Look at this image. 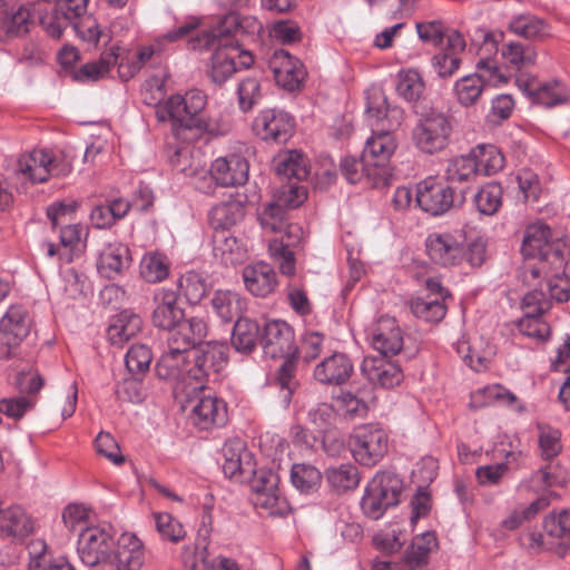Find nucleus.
Wrapping results in <instances>:
<instances>
[{
  "label": "nucleus",
  "mask_w": 570,
  "mask_h": 570,
  "mask_svg": "<svg viewBox=\"0 0 570 570\" xmlns=\"http://www.w3.org/2000/svg\"><path fill=\"white\" fill-rule=\"evenodd\" d=\"M32 23L29 7L20 4L17 8L0 0V41L26 35Z\"/></svg>",
  "instance_id": "nucleus-29"
},
{
  "label": "nucleus",
  "mask_w": 570,
  "mask_h": 570,
  "mask_svg": "<svg viewBox=\"0 0 570 570\" xmlns=\"http://www.w3.org/2000/svg\"><path fill=\"white\" fill-rule=\"evenodd\" d=\"M348 445L357 463L374 466L387 453L389 435L379 424H363L353 430Z\"/></svg>",
  "instance_id": "nucleus-8"
},
{
  "label": "nucleus",
  "mask_w": 570,
  "mask_h": 570,
  "mask_svg": "<svg viewBox=\"0 0 570 570\" xmlns=\"http://www.w3.org/2000/svg\"><path fill=\"white\" fill-rule=\"evenodd\" d=\"M425 89L421 75L415 70L401 71L396 85V91L409 102H417Z\"/></svg>",
  "instance_id": "nucleus-52"
},
{
  "label": "nucleus",
  "mask_w": 570,
  "mask_h": 570,
  "mask_svg": "<svg viewBox=\"0 0 570 570\" xmlns=\"http://www.w3.org/2000/svg\"><path fill=\"white\" fill-rule=\"evenodd\" d=\"M33 326L29 309L22 304L11 305L0 318V337L22 343Z\"/></svg>",
  "instance_id": "nucleus-28"
},
{
  "label": "nucleus",
  "mask_w": 570,
  "mask_h": 570,
  "mask_svg": "<svg viewBox=\"0 0 570 570\" xmlns=\"http://www.w3.org/2000/svg\"><path fill=\"white\" fill-rule=\"evenodd\" d=\"M151 323L159 330L170 331L185 318V311L178 305V293L170 288H157L153 296Z\"/></svg>",
  "instance_id": "nucleus-19"
},
{
  "label": "nucleus",
  "mask_w": 570,
  "mask_h": 570,
  "mask_svg": "<svg viewBox=\"0 0 570 570\" xmlns=\"http://www.w3.org/2000/svg\"><path fill=\"white\" fill-rule=\"evenodd\" d=\"M326 478L330 484L340 492L355 489L360 483L358 469L351 463L327 469Z\"/></svg>",
  "instance_id": "nucleus-49"
},
{
  "label": "nucleus",
  "mask_w": 570,
  "mask_h": 570,
  "mask_svg": "<svg viewBox=\"0 0 570 570\" xmlns=\"http://www.w3.org/2000/svg\"><path fill=\"white\" fill-rule=\"evenodd\" d=\"M462 242L450 233L430 235V261L441 266H454L463 262Z\"/></svg>",
  "instance_id": "nucleus-30"
},
{
  "label": "nucleus",
  "mask_w": 570,
  "mask_h": 570,
  "mask_svg": "<svg viewBox=\"0 0 570 570\" xmlns=\"http://www.w3.org/2000/svg\"><path fill=\"white\" fill-rule=\"evenodd\" d=\"M268 68L276 83L287 91L301 88L306 71L299 59L284 49H277L268 59Z\"/></svg>",
  "instance_id": "nucleus-17"
},
{
  "label": "nucleus",
  "mask_w": 570,
  "mask_h": 570,
  "mask_svg": "<svg viewBox=\"0 0 570 570\" xmlns=\"http://www.w3.org/2000/svg\"><path fill=\"white\" fill-rule=\"evenodd\" d=\"M509 30L527 40L542 41L551 36L549 23L534 14L514 16L509 22Z\"/></svg>",
  "instance_id": "nucleus-34"
},
{
  "label": "nucleus",
  "mask_w": 570,
  "mask_h": 570,
  "mask_svg": "<svg viewBox=\"0 0 570 570\" xmlns=\"http://www.w3.org/2000/svg\"><path fill=\"white\" fill-rule=\"evenodd\" d=\"M373 347L382 356L396 355L403 347V336L394 317L381 316L371 330Z\"/></svg>",
  "instance_id": "nucleus-25"
},
{
  "label": "nucleus",
  "mask_w": 570,
  "mask_h": 570,
  "mask_svg": "<svg viewBox=\"0 0 570 570\" xmlns=\"http://www.w3.org/2000/svg\"><path fill=\"white\" fill-rule=\"evenodd\" d=\"M50 153L43 149H35L23 154L18 159V171L31 183H45L49 178Z\"/></svg>",
  "instance_id": "nucleus-36"
},
{
  "label": "nucleus",
  "mask_w": 570,
  "mask_h": 570,
  "mask_svg": "<svg viewBox=\"0 0 570 570\" xmlns=\"http://www.w3.org/2000/svg\"><path fill=\"white\" fill-rule=\"evenodd\" d=\"M294 126L295 120L288 112L268 108L256 116L253 130L264 141L285 144L292 137Z\"/></svg>",
  "instance_id": "nucleus-13"
},
{
  "label": "nucleus",
  "mask_w": 570,
  "mask_h": 570,
  "mask_svg": "<svg viewBox=\"0 0 570 570\" xmlns=\"http://www.w3.org/2000/svg\"><path fill=\"white\" fill-rule=\"evenodd\" d=\"M476 175H480V173L472 153L454 158L450 161L446 169V178L452 183L468 181Z\"/></svg>",
  "instance_id": "nucleus-57"
},
{
  "label": "nucleus",
  "mask_w": 570,
  "mask_h": 570,
  "mask_svg": "<svg viewBox=\"0 0 570 570\" xmlns=\"http://www.w3.org/2000/svg\"><path fill=\"white\" fill-rule=\"evenodd\" d=\"M325 336L321 332L306 331L299 341V346H295L292 355L284 360L276 375V383L279 387V397L283 406H288L293 393L298 387L296 370L298 364H309L315 361L323 351Z\"/></svg>",
  "instance_id": "nucleus-6"
},
{
  "label": "nucleus",
  "mask_w": 570,
  "mask_h": 570,
  "mask_svg": "<svg viewBox=\"0 0 570 570\" xmlns=\"http://www.w3.org/2000/svg\"><path fill=\"white\" fill-rule=\"evenodd\" d=\"M286 206L277 199L269 202L258 209L257 216L261 226L265 230L278 234L288 223Z\"/></svg>",
  "instance_id": "nucleus-43"
},
{
  "label": "nucleus",
  "mask_w": 570,
  "mask_h": 570,
  "mask_svg": "<svg viewBox=\"0 0 570 570\" xmlns=\"http://www.w3.org/2000/svg\"><path fill=\"white\" fill-rule=\"evenodd\" d=\"M180 111V127L186 129H205L207 121L203 111L207 105V95L200 89H190L185 95H174L171 101Z\"/></svg>",
  "instance_id": "nucleus-23"
},
{
  "label": "nucleus",
  "mask_w": 570,
  "mask_h": 570,
  "mask_svg": "<svg viewBox=\"0 0 570 570\" xmlns=\"http://www.w3.org/2000/svg\"><path fill=\"white\" fill-rule=\"evenodd\" d=\"M242 276L246 289L257 297L268 296L277 286L276 272L265 262L245 266Z\"/></svg>",
  "instance_id": "nucleus-32"
},
{
  "label": "nucleus",
  "mask_w": 570,
  "mask_h": 570,
  "mask_svg": "<svg viewBox=\"0 0 570 570\" xmlns=\"http://www.w3.org/2000/svg\"><path fill=\"white\" fill-rule=\"evenodd\" d=\"M403 561L409 570H416L428 563V531L413 537L405 549Z\"/></svg>",
  "instance_id": "nucleus-55"
},
{
  "label": "nucleus",
  "mask_w": 570,
  "mask_h": 570,
  "mask_svg": "<svg viewBox=\"0 0 570 570\" xmlns=\"http://www.w3.org/2000/svg\"><path fill=\"white\" fill-rule=\"evenodd\" d=\"M353 372L352 360L345 353L334 352L314 367L313 376L323 385H343L351 379Z\"/></svg>",
  "instance_id": "nucleus-24"
},
{
  "label": "nucleus",
  "mask_w": 570,
  "mask_h": 570,
  "mask_svg": "<svg viewBox=\"0 0 570 570\" xmlns=\"http://www.w3.org/2000/svg\"><path fill=\"white\" fill-rule=\"evenodd\" d=\"M275 173L279 178L292 181L305 180L309 175L306 158L297 150H287L274 159Z\"/></svg>",
  "instance_id": "nucleus-35"
},
{
  "label": "nucleus",
  "mask_w": 570,
  "mask_h": 570,
  "mask_svg": "<svg viewBox=\"0 0 570 570\" xmlns=\"http://www.w3.org/2000/svg\"><path fill=\"white\" fill-rule=\"evenodd\" d=\"M543 314H524L517 326L520 333L538 342H544L550 335V326L542 318Z\"/></svg>",
  "instance_id": "nucleus-60"
},
{
  "label": "nucleus",
  "mask_w": 570,
  "mask_h": 570,
  "mask_svg": "<svg viewBox=\"0 0 570 570\" xmlns=\"http://www.w3.org/2000/svg\"><path fill=\"white\" fill-rule=\"evenodd\" d=\"M549 504V499L541 497L529 505H518L504 520H502L501 525L503 529L510 531L517 530L524 522L532 520L540 511L547 509Z\"/></svg>",
  "instance_id": "nucleus-46"
},
{
  "label": "nucleus",
  "mask_w": 570,
  "mask_h": 570,
  "mask_svg": "<svg viewBox=\"0 0 570 570\" xmlns=\"http://www.w3.org/2000/svg\"><path fill=\"white\" fill-rule=\"evenodd\" d=\"M428 180H421L416 184L414 191L409 187H397L394 196L393 203L395 208L404 209L412 205L414 202V206L419 207L423 212H428Z\"/></svg>",
  "instance_id": "nucleus-48"
},
{
  "label": "nucleus",
  "mask_w": 570,
  "mask_h": 570,
  "mask_svg": "<svg viewBox=\"0 0 570 570\" xmlns=\"http://www.w3.org/2000/svg\"><path fill=\"white\" fill-rule=\"evenodd\" d=\"M153 354L145 344L130 346L125 356L126 368L132 376H144L150 367Z\"/></svg>",
  "instance_id": "nucleus-54"
},
{
  "label": "nucleus",
  "mask_w": 570,
  "mask_h": 570,
  "mask_svg": "<svg viewBox=\"0 0 570 570\" xmlns=\"http://www.w3.org/2000/svg\"><path fill=\"white\" fill-rule=\"evenodd\" d=\"M237 96L240 110L250 111L263 98L261 81L254 77L243 79L237 87Z\"/></svg>",
  "instance_id": "nucleus-59"
},
{
  "label": "nucleus",
  "mask_w": 570,
  "mask_h": 570,
  "mask_svg": "<svg viewBox=\"0 0 570 570\" xmlns=\"http://www.w3.org/2000/svg\"><path fill=\"white\" fill-rule=\"evenodd\" d=\"M448 301H452L450 291L430 278V322L439 323L445 317Z\"/></svg>",
  "instance_id": "nucleus-56"
},
{
  "label": "nucleus",
  "mask_w": 570,
  "mask_h": 570,
  "mask_svg": "<svg viewBox=\"0 0 570 570\" xmlns=\"http://www.w3.org/2000/svg\"><path fill=\"white\" fill-rule=\"evenodd\" d=\"M169 261L164 254L147 253L140 262V275L148 283H160L169 276Z\"/></svg>",
  "instance_id": "nucleus-45"
},
{
  "label": "nucleus",
  "mask_w": 570,
  "mask_h": 570,
  "mask_svg": "<svg viewBox=\"0 0 570 570\" xmlns=\"http://www.w3.org/2000/svg\"><path fill=\"white\" fill-rule=\"evenodd\" d=\"M543 534H532L533 542L538 546L543 543V538L550 537L562 541L570 539V511L551 513L543 521Z\"/></svg>",
  "instance_id": "nucleus-42"
},
{
  "label": "nucleus",
  "mask_w": 570,
  "mask_h": 570,
  "mask_svg": "<svg viewBox=\"0 0 570 570\" xmlns=\"http://www.w3.org/2000/svg\"><path fill=\"white\" fill-rule=\"evenodd\" d=\"M502 57L517 71L515 78L520 73H528L525 68L534 66L537 61V51L530 45H523L518 41H511L503 45Z\"/></svg>",
  "instance_id": "nucleus-39"
},
{
  "label": "nucleus",
  "mask_w": 570,
  "mask_h": 570,
  "mask_svg": "<svg viewBox=\"0 0 570 570\" xmlns=\"http://www.w3.org/2000/svg\"><path fill=\"white\" fill-rule=\"evenodd\" d=\"M259 343L266 356L286 360L295 350L294 330L285 321H268L261 332Z\"/></svg>",
  "instance_id": "nucleus-14"
},
{
  "label": "nucleus",
  "mask_w": 570,
  "mask_h": 570,
  "mask_svg": "<svg viewBox=\"0 0 570 570\" xmlns=\"http://www.w3.org/2000/svg\"><path fill=\"white\" fill-rule=\"evenodd\" d=\"M502 187L497 183L482 186L474 196L478 210L488 216L495 214L502 205Z\"/></svg>",
  "instance_id": "nucleus-51"
},
{
  "label": "nucleus",
  "mask_w": 570,
  "mask_h": 570,
  "mask_svg": "<svg viewBox=\"0 0 570 570\" xmlns=\"http://www.w3.org/2000/svg\"><path fill=\"white\" fill-rule=\"evenodd\" d=\"M279 238L269 242L272 257L278 264L281 273L285 276H294L296 262L293 248L301 244L303 229L297 224L287 223Z\"/></svg>",
  "instance_id": "nucleus-18"
},
{
  "label": "nucleus",
  "mask_w": 570,
  "mask_h": 570,
  "mask_svg": "<svg viewBox=\"0 0 570 570\" xmlns=\"http://www.w3.org/2000/svg\"><path fill=\"white\" fill-rule=\"evenodd\" d=\"M261 336V328L256 321L238 317L232 333V345L239 353H250Z\"/></svg>",
  "instance_id": "nucleus-38"
},
{
  "label": "nucleus",
  "mask_w": 570,
  "mask_h": 570,
  "mask_svg": "<svg viewBox=\"0 0 570 570\" xmlns=\"http://www.w3.org/2000/svg\"><path fill=\"white\" fill-rule=\"evenodd\" d=\"M299 181H287L283 184L275 198L287 208H297L307 199V189L299 185Z\"/></svg>",
  "instance_id": "nucleus-62"
},
{
  "label": "nucleus",
  "mask_w": 570,
  "mask_h": 570,
  "mask_svg": "<svg viewBox=\"0 0 570 570\" xmlns=\"http://www.w3.org/2000/svg\"><path fill=\"white\" fill-rule=\"evenodd\" d=\"M430 45L435 52L430 59L433 80H448L459 70L465 40L456 30H448L441 22L430 21Z\"/></svg>",
  "instance_id": "nucleus-5"
},
{
  "label": "nucleus",
  "mask_w": 570,
  "mask_h": 570,
  "mask_svg": "<svg viewBox=\"0 0 570 570\" xmlns=\"http://www.w3.org/2000/svg\"><path fill=\"white\" fill-rule=\"evenodd\" d=\"M365 112L372 134L366 139L362 159L380 180L386 181L391 175L386 166L397 147L393 131L401 125L402 111L389 105L382 88L373 87L366 92Z\"/></svg>",
  "instance_id": "nucleus-2"
},
{
  "label": "nucleus",
  "mask_w": 570,
  "mask_h": 570,
  "mask_svg": "<svg viewBox=\"0 0 570 570\" xmlns=\"http://www.w3.org/2000/svg\"><path fill=\"white\" fill-rule=\"evenodd\" d=\"M131 254L127 245L122 243H109L100 252L97 269L107 278L115 279L121 276L131 266Z\"/></svg>",
  "instance_id": "nucleus-27"
},
{
  "label": "nucleus",
  "mask_w": 570,
  "mask_h": 570,
  "mask_svg": "<svg viewBox=\"0 0 570 570\" xmlns=\"http://www.w3.org/2000/svg\"><path fill=\"white\" fill-rule=\"evenodd\" d=\"M14 385L26 396H36L43 386V379L37 368L27 364L18 371Z\"/></svg>",
  "instance_id": "nucleus-61"
},
{
  "label": "nucleus",
  "mask_w": 570,
  "mask_h": 570,
  "mask_svg": "<svg viewBox=\"0 0 570 570\" xmlns=\"http://www.w3.org/2000/svg\"><path fill=\"white\" fill-rule=\"evenodd\" d=\"M245 22H249V19L230 12L210 30L203 31L190 41L193 49L214 50L209 77L216 85L225 83L237 70L247 69L254 63L252 52L243 49L238 40V36L245 31Z\"/></svg>",
  "instance_id": "nucleus-1"
},
{
  "label": "nucleus",
  "mask_w": 570,
  "mask_h": 570,
  "mask_svg": "<svg viewBox=\"0 0 570 570\" xmlns=\"http://www.w3.org/2000/svg\"><path fill=\"white\" fill-rule=\"evenodd\" d=\"M521 253L525 259H548L556 271L563 269L566 265L564 250L553 240L551 228L544 223H533L525 227Z\"/></svg>",
  "instance_id": "nucleus-9"
},
{
  "label": "nucleus",
  "mask_w": 570,
  "mask_h": 570,
  "mask_svg": "<svg viewBox=\"0 0 570 570\" xmlns=\"http://www.w3.org/2000/svg\"><path fill=\"white\" fill-rule=\"evenodd\" d=\"M250 488L253 502L256 508L265 509L271 515L287 513V504L278 488L279 476L271 469L255 470L253 468Z\"/></svg>",
  "instance_id": "nucleus-11"
},
{
  "label": "nucleus",
  "mask_w": 570,
  "mask_h": 570,
  "mask_svg": "<svg viewBox=\"0 0 570 570\" xmlns=\"http://www.w3.org/2000/svg\"><path fill=\"white\" fill-rule=\"evenodd\" d=\"M33 531L31 518L19 505L0 510V533L4 537L26 538Z\"/></svg>",
  "instance_id": "nucleus-33"
},
{
  "label": "nucleus",
  "mask_w": 570,
  "mask_h": 570,
  "mask_svg": "<svg viewBox=\"0 0 570 570\" xmlns=\"http://www.w3.org/2000/svg\"><path fill=\"white\" fill-rule=\"evenodd\" d=\"M361 372L367 382L376 387L392 389L403 381L401 367L385 356H365Z\"/></svg>",
  "instance_id": "nucleus-22"
},
{
  "label": "nucleus",
  "mask_w": 570,
  "mask_h": 570,
  "mask_svg": "<svg viewBox=\"0 0 570 570\" xmlns=\"http://www.w3.org/2000/svg\"><path fill=\"white\" fill-rule=\"evenodd\" d=\"M451 130L446 116L430 112V154L443 150L448 146Z\"/></svg>",
  "instance_id": "nucleus-53"
},
{
  "label": "nucleus",
  "mask_w": 570,
  "mask_h": 570,
  "mask_svg": "<svg viewBox=\"0 0 570 570\" xmlns=\"http://www.w3.org/2000/svg\"><path fill=\"white\" fill-rule=\"evenodd\" d=\"M498 401L502 404L512 405L517 403V396L502 385H490L479 390L471 395V405L480 407L489 402Z\"/></svg>",
  "instance_id": "nucleus-58"
},
{
  "label": "nucleus",
  "mask_w": 570,
  "mask_h": 570,
  "mask_svg": "<svg viewBox=\"0 0 570 570\" xmlns=\"http://www.w3.org/2000/svg\"><path fill=\"white\" fill-rule=\"evenodd\" d=\"M155 522L157 531L166 540L179 542L186 535L184 525L169 513H157Z\"/></svg>",
  "instance_id": "nucleus-64"
},
{
  "label": "nucleus",
  "mask_w": 570,
  "mask_h": 570,
  "mask_svg": "<svg viewBox=\"0 0 570 570\" xmlns=\"http://www.w3.org/2000/svg\"><path fill=\"white\" fill-rule=\"evenodd\" d=\"M178 295L181 294L190 305L199 303L208 291L207 278L195 271L183 274L178 282Z\"/></svg>",
  "instance_id": "nucleus-41"
},
{
  "label": "nucleus",
  "mask_w": 570,
  "mask_h": 570,
  "mask_svg": "<svg viewBox=\"0 0 570 570\" xmlns=\"http://www.w3.org/2000/svg\"><path fill=\"white\" fill-rule=\"evenodd\" d=\"M223 471L228 478L248 476L253 472L252 454L246 444L238 438L226 441L223 445Z\"/></svg>",
  "instance_id": "nucleus-31"
},
{
  "label": "nucleus",
  "mask_w": 570,
  "mask_h": 570,
  "mask_svg": "<svg viewBox=\"0 0 570 570\" xmlns=\"http://www.w3.org/2000/svg\"><path fill=\"white\" fill-rule=\"evenodd\" d=\"M480 175L491 176L499 173L504 166V157L493 145H479L471 150Z\"/></svg>",
  "instance_id": "nucleus-44"
},
{
  "label": "nucleus",
  "mask_w": 570,
  "mask_h": 570,
  "mask_svg": "<svg viewBox=\"0 0 570 570\" xmlns=\"http://www.w3.org/2000/svg\"><path fill=\"white\" fill-rule=\"evenodd\" d=\"M246 196L242 194L229 195L226 199L214 205L208 214L210 226L215 230H228L245 216Z\"/></svg>",
  "instance_id": "nucleus-26"
},
{
  "label": "nucleus",
  "mask_w": 570,
  "mask_h": 570,
  "mask_svg": "<svg viewBox=\"0 0 570 570\" xmlns=\"http://www.w3.org/2000/svg\"><path fill=\"white\" fill-rule=\"evenodd\" d=\"M404 489L403 479L394 471H379L370 481L361 501L364 514L379 520L384 513L401 502Z\"/></svg>",
  "instance_id": "nucleus-7"
},
{
  "label": "nucleus",
  "mask_w": 570,
  "mask_h": 570,
  "mask_svg": "<svg viewBox=\"0 0 570 570\" xmlns=\"http://www.w3.org/2000/svg\"><path fill=\"white\" fill-rule=\"evenodd\" d=\"M199 391L202 395L190 400L195 402L190 413L193 423L203 431L224 426L228 421L225 401L215 395L205 394V389Z\"/></svg>",
  "instance_id": "nucleus-15"
},
{
  "label": "nucleus",
  "mask_w": 570,
  "mask_h": 570,
  "mask_svg": "<svg viewBox=\"0 0 570 570\" xmlns=\"http://www.w3.org/2000/svg\"><path fill=\"white\" fill-rule=\"evenodd\" d=\"M115 547L114 535L106 528L95 525L81 529L77 553L89 570H105Z\"/></svg>",
  "instance_id": "nucleus-10"
},
{
  "label": "nucleus",
  "mask_w": 570,
  "mask_h": 570,
  "mask_svg": "<svg viewBox=\"0 0 570 570\" xmlns=\"http://www.w3.org/2000/svg\"><path fill=\"white\" fill-rule=\"evenodd\" d=\"M321 480V472L311 464L296 463L291 469L292 484L301 492L308 493L316 490Z\"/></svg>",
  "instance_id": "nucleus-50"
},
{
  "label": "nucleus",
  "mask_w": 570,
  "mask_h": 570,
  "mask_svg": "<svg viewBox=\"0 0 570 570\" xmlns=\"http://www.w3.org/2000/svg\"><path fill=\"white\" fill-rule=\"evenodd\" d=\"M569 267L570 262H566L563 269H553V274L547 281V291L549 296L551 299H554L558 303L567 302L570 299V278L566 275H560V273H564L566 268Z\"/></svg>",
  "instance_id": "nucleus-63"
},
{
  "label": "nucleus",
  "mask_w": 570,
  "mask_h": 570,
  "mask_svg": "<svg viewBox=\"0 0 570 570\" xmlns=\"http://www.w3.org/2000/svg\"><path fill=\"white\" fill-rule=\"evenodd\" d=\"M213 311L223 322H232L238 317L244 308V304L236 292L229 289H218L210 299Z\"/></svg>",
  "instance_id": "nucleus-40"
},
{
  "label": "nucleus",
  "mask_w": 570,
  "mask_h": 570,
  "mask_svg": "<svg viewBox=\"0 0 570 570\" xmlns=\"http://www.w3.org/2000/svg\"><path fill=\"white\" fill-rule=\"evenodd\" d=\"M476 70L478 72L462 77L454 85V92L462 106H472L481 97L487 86V80L484 79V73L480 72L487 70L489 72V80L492 81L503 83L508 81L493 60L481 58L476 62Z\"/></svg>",
  "instance_id": "nucleus-12"
},
{
  "label": "nucleus",
  "mask_w": 570,
  "mask_h": 570,
  "mask_svg": "<svg viewBox=\"0 0 570 570\" xmlns=\"http://www.w3.org/2000/svg\"><path fill=\"white\" fill-rule=\"evenodd\" d=\"M208 327L200 317L183 318L167 337V350L155 366L158 377H173L179 374L178 364L184 363V355L205 341Z\"/></svg>",
  "instance_id": "nucleus-4"
},
{
  "label": "nucleus",
  "mask_w": 570,
  "mask_h": 570,
  "mask_svg": "<svg viewBox=\"0 0 570 570\" xmlns=\"http://www.w3.org/2000/svg\"><path fill=\"white\" fill-rule=\"evenodd\" d=\"M142 321L139 315L124 311L107 328L108 340L112 345L122 344L136 336L141 330Z\"/></svg>",
  "instance_id": "nucleus-37"
},
{
  "label": "nucleus",
  "mask_w": 570,
  "mask_h": 570,
  "mask_svg": "<svg viewBox=\"0 0 570 570\" xmlns=\"http://www.w3.org/2000/svg\"><path fill=\"white\" fill-rule=\"evenodd\" d=\"M249 164L240 155L232 154L212 163L210 176L222 187L242 186L248 180Z\"/></svg>",
  "instance_id": "nucleus-21"
},
{
  "label": "nucleus",
  "mask_w": 570,
  "mask_h": 570,
  "mask_svg": "<svg viewBox=\"0 0 570 570\" xmlns=\"http://www.w3.org/2000/svg\"><path fill=\"white\" fill-rule=\"evenodd\" d=\"M229 345L223 341H204L184 355V363L178 364L179 374L173 377H160L178 384H197L194 391L204 390L205 383L228 363Z\"/></svg>",
  "instance_id": "nucleus-3"
},
{
  "label": "nucleus",
  "mask_w": 570,
  "mask_h": 570,
  "mask_svg": "<svg viewBox=\"0 0 570 570\" xmlns=\"http://www.w3.org/2000/svg\"><path fill=\"white\" fill-rule=\"evenodd\" d=\"M145 562V549L141 541L130 533L121 534L112 550L105 570H140Z\"/></svg>",
  "instance_id": "nucleus-20"
},
{
  "label": "nucleus",
  "mask_w": 570,
  "mask_h": 570,
  "mask_svg": "<svg viewBox=\"0 0 570 570\" xmlns=\"http://www.w3.org/2000/svg\"><path fill=\"white\" fill-rule=\"evenodd\" d=\"M337 410L348 419L364 417L368 412V400L362 391H342L335 399Z\"/></svg>",
  "instance_id": "nucleus-47"
},
{
  "label": "nucleus",
  "mask_w": 570,
  "mask_h": 570,
  "mask_svg": "<svg viewBox=\"0 0 570 570\" xmlns=\"http://www.w3.org/2000/svg\"><path fill=\"white\" fill-rule=\"evenodd\" d=\"M515 85L533 102L544 107L561 105L568 98L566 87L557 80L541 83L530 73H520L515 79Z\"/></svg>",
  "instance_id": "nucleus-16"
}]
</instances>
